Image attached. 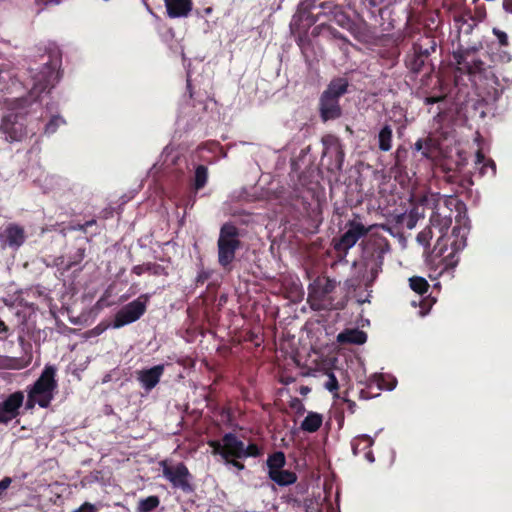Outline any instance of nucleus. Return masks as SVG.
Masks as SVG:
<instances>
[{
	"label": "nucleus",
	"instance_id": "37998d69",
	"mask_svg": "<svg viewBox=\"0 0 512 512\" xmlns=\"http://www.w3.org/2000/svg\"><path fill=\"white\" fill-rule=\"evenodd\" d=\"M407 154V150L405 148H402V147H398L396 152H395V165L398 166V167H401L402 166V159L403 157H405Z\"/></svg>",
	"mask_w": 512,
	"mask_h": 512
},
{
	"label": "nucleus",
	"instance_id": "ea45409f",
	"mask_svg": "<svg viewBox=\"0 0 512 512\" xmlns=\"http://www.w3.org/2000/svg\"><path fill=\"white\" fill-rule=\"evenodd\" d=\"M445 99H446L445 93H441L438 95H428L424 98V103L426 105H432L435 103H440V102L444 101Z\"/></svg>",
	"mask_w": 512,
	"mask_h": 512
},
{
	"label": "nucleus",
	"instance_id": "49530a36",
	"mask_svg": "<svg viewBox=\"0 0 512 512\" xmlns=\"http://www.w3.org/2000/svg\"><path fill=\"white\" fill-rule=\"evenodd\" d=\"M95 511H96V507L93 504L85 502L81 507H79L78 509H76L73 512H95Z\"/></svg>",
	"mask_w": 512,
	"mask_h": 512
},
{
	"label": "nucleus",
	"instance_id": "58836bf2",
	"mask_svg": "<svg viewBox=\"0 0 512 512\" xmlns=\"http://www.w3.org/2000/svg\"><path fill=\"white\" fill-rule=\"evenodd\" d=\"M319 7L323 10V14H330V15H332L333 11L336 10V8H339L340 5L335 4L332 1H325V2H321L319 4Z\"/></svg>",
	"mask_w": 512,
	"mask_h": 512
},
{
	"label": "nucleus",
	"instance_id": "c756f323",
	"mask_svg": "<svg viewBox=\"0 0 512 512\" xmlns=\"http://www.w3.org/2000/svg\"><path fill=\"white\" fill-rule=\"evenodd\" d=\"M268 474L272 471H279L283 469L286 464V457L282 451H276L270 454L267 458Z\"/></svg>",
	"mask_w": 512,
	"mask_h": 512
},
{
	"label": "nucleus",
	"instance_id": "5701e85b",
	"mask_svg": "<svg viewBox=\"0 0 512 512\" xmlns=\"http://www.w3.org/2000/svg\"><path fill=\"white\" fill-rule=\"evenodd\" d=\"M315 8L314 0L304 1L300 4L298 9L299 19L305 23L307 27H311L318 21V15L313 13Z\"/></svg>",
	"mask_w": 512,
	"mask_h": 512
},
{
	"label": "nucleus",
	"instance_id": "9d476101",
	"mask_svg": "<svg viewBox=\"0 0 512 512\" xmlns=\"http://www.w3.org/2000/svg\"><path fill=\"white\" fill-rule=\"evenodd\" d=\"M55 372L54 367L47 366L29 390L32 397L38 399V405L42 408L48 407L53 399V392L57 387Z\"/></svg>",
	"mask_w": 512,
	"mask_h": 512
},
{
	"label": "nucleus",
	"instance_id": "f3484780",
	"mask_svg": "<svg viewBox=\"0 0 512 512\" xmlns=\"http://www.w3.org/2000/svg\"><path fill=\"white\" fill-rule=\"evenodd\" d=\"M374 444V439L369 435L363 434L354 437L351 441V447L355 456L363 454L364 458L369 462H374V454L371 447Z\"/></svg>",
	"mask_w": 512,
	"mask_h": 512
},
{
	"label": "nucleus",
	"instance_id": "e433bc0d",
	"mask_svg": "<svg viewBox=\"0 0 512 512\" xmlns=\"http://www.w3.org/2000/svg\"><path fill=\"white\" fill-rule=\"evenodd\" d=\"M208 445L212 448L214 455H220L224 459V441L221 440H210Z\"/></svg>",
	"mask_w": 512,
	"mask_h": 512
},
{
	"label": "nucleus",
	"instance_id": "4be33fe9",
	"mask_svg": "<svg viewBox=\"0 0 512 512\" xmlns=\"http://www.w3.org/2000/svg\"><path fill=\"white\" fill-rule=\"evenodd\" d=\"M349 87V81L345 77L333 78L328 84L327 88L323 91L328 96L340 99L345 93H347Z\"/></svg>",
	"mask_w": 512,
	"mask_h": 512
},
{
	"label": "nucleus",
	"instance_id": "6ab92c4d",
	"mask_svg": "<svg viewBox=\"0 0 512 512\" xmlns=\"http://www.w3.org/2000/svg\"><path fill=\"white\" fill-rule=\"evenodd\" d=\"M170 18L187 17L193 8L192 0H164Z\"/></svg>",
	"mask_w": 512,
	"mask_h": 512
},
{
	"label": "nucleus",
	"instance_id": "8fccbe9b",
	"mask_svg": "<svg viewBox=\"0 0 512 512\" xmlns=\"http://www.w3.org/2000/svg\"><path fill=\"white\" fill-rule=\"evenodd\" d=\"M476 19L478 21H482L486 17V10L484 6L476 7L475 9Z\"/></svg>",
	"mask_w": 512,
	"mask_h": 512
},
{
	"label": "nucleus",
	"instance_id": "4468645a",
	"mask_svg": "<svg viewBox=\"0 0 512 512\" xmlns=\"http://www.w3.org/2000/svg\"><path fill=\"white\" fill-rule=\"evenodd\" d=\"M405 66L413 74L418 75L424 73V75H430L433 68L429 62V57L417 53L412 48L407 52L405 56Z\"/></svg>",
	"mask_w": 512,
	"mask_h": 512
},
{
	"label": "nucleus",
	"instance_id": "a19ab883",
	"mask_svg": "<svg viewBox=\"0 0 512 512\" xmlns=\"http://www.w3.org/2000/svg\"><path fill=\"white\" fill-rule=\"evenodd\" d=\"M64 121L60 117H53L45 127V133H54L60 123Z\"/></svg>",
	"mask_w": 512,
	"mask_h": 512
},
{
	"label": "nucleus",
	"instance_id": "72a5a7b5",
	"mask_svg": "<svg viewBox=\"0 0 512 512\" xmlns=\"http://www.w3.org/2000/svg\"><path fill=\"white\" fill-rule=\"evenodd\" d=\"M414 150L421 152L423 157L429 158L431 154V140L418 139L414 144Z\"/></svg>",
	"mask_w": 512,
	"mask_h": 512
},
{
	"label": "nucleus",
	"instance_id": "cd10ccee",
	"mask_svg": "<svg viewBox=\"0 0 512 512\" xmlns=\"http://www.w3.org/2000/svg\"><path fill=\"white\" fill-rule=\"evenodd\" d=\"M323 416L316 412H309L301 423L300 428L308 433H314L320 429Z\"/></svg>",
	"mask_w": 512,
	"mask_h": 512
},
{
	"label": "nucleus",
	"instance_id": "e2e57ef3",
	"mask_svg": "<svg viewBox=\"0 0 512 512\" xmlns=\"http://www.w3.org/2000/svg\"><path fill=\"white\" fill-rule=\"evenodd\" d=\"M36 2H38V3L44 2L45 4L47 3V1H45V0H36Z\"/></svg>",
	"mask_w": 512,
	"mask_h": 512
},
{
	"label": "nucleus",
	"instance_id": "f257e3e1",
	"mask_svg": "<svg viewBox=\"0 0 512 512\" xmlns=\"http://www.w3.org/2000/svg\"><path fill=\"white\" fill-rule=\"evenodd\" d=\"M457 70L467 74L478 95L487 103L496 102L502 93L500 82L494 71L490 54L483 51L482 45L463 46L452 53Z\"/></svg>",
	"mask_w": 512,
	"mask_h": 512
},
{
	"label": "nucleus",
	"instance_id": "0eeeda50",
	"mask_svg": "<svg viewBox=\"0 0 512 512\" xmlns=\"http://www.w3.org/2000/svg\"><path fill=\"white\" fill-rule=\"evenodd\" d=\"M370 231V227H366L361 217L354 214L353 219L346 222L344 226V232L339 239H334V249L338 253L346 255L361 238L365 237Z\"/></svg>",
	"mask_w": 512,
	"mask_h": 512
},
{
	"label": "nucleus",
	"instance_id": "4d7b16f0",
	"mask_svg": "<svg viewBox=\"0 0 512 512\" xmlns=\"http://www.w3.org/2000/svg\"><path fill=\"white\" fill-rule=\"evenodd\" d=\"M8 328L3 321L0 320V333L7 332Z\"/></svg>",
	"mask_w": 512,
	"mask_h": 512
},
{
	"label": "nucleus",
	"instance_id": "bb28decb",
	"mask_svg": "<svg viewBox=\"0 0 512 512\" xmlns=\"http://www.w3.org/2000/svg\"><path fill=\"white\" fill-rule=\"evenodd\" d=\"M269 478L279 486H289L297 481V474L290 470L281 469L269 473Z\"/></svg>",
	"mask_w": 512,
	"mask_h": 512
},
{
	"label": "nucleus",
	"instance_id": "423d86ee",
	"mask_svg": "<svg viewBox=\"0 0 512 512\" xmlns=\"http://www.w3.org/2000/svg\"><path fill=\"white\" fill-rule=\"evenodd\" d=\"M55 79L56 75L54 70L50 66H43V68L38 73L32 76L33 86L29 92V95L30 97H33V99L28 101L27 98H16L8 102V106L11 110H14L23 108L30 104L32 101H36L42 92L50 87H53Z\"/></svg>",
	"mask_w": 512,
	"mask_h": 512
},
{
	"label": "nucleus",
	"instance_id": "603ef678",
	"mask_svg": "<svg viewBox=\"0 0 512 512\" xmlns=\"http://www.w3.org/2000/svg\"><path fill=\"white\" fill-rule=\"evenodd\" d=\"M503 8L506 12L512 13V0H503Z\"/></svg>",
	"mask_w": 512,
	"mask_h": 512
},
{
	"label": "nucleus",
	"instance_id": "20e7f679",
	"mask_svg": "<svg viewBox=\"0 0 512 512\" xmlns=\"http://www.w3.org/2000/svg\"><path fill=\"white\" fill-rule=\"evenodd\" d=\"M337 283L328 276H318L308 286V303L312 310L322 311L334 308L332 293Z\"/></svg>",
	"mask_w": 512,
	"mask_h": 512
},
{
	"label": "nucleus",
	"instance_id": "9b49d317",
	"mask_svg": "<svg viewBox=\"0 0 512 512\" xmlns=\"http://www.w3.org/2000/svg\"><path fill=\"white\" fill-rule=\"evenodd\" d=\"M222 440L224 441V460L230 458H256L262 454V450L257 444L249 443V445L245 446L244 442L234 433L224 434Z\"/></svg>",
	"mask_w": 512,
	"mask_h": 512
},
{
	"label": "nucleus",
	"instance_id": "7c9ffc66",
	"mask_svg": "<svg viewBox=\"0 0 512 512\" xmlns=\"http://www.w3.org/2000/svg\"><path fill=\"white\" fill-rule=\"evenodd\" d=\"M208 181V169L205 165H198L194 174V188L196 191L205 187Z\"/></svg>",
	"mask_w": 512,
	"mask_h": 512
},
{
	"label": "nucleus",
	"instance_id": "f03ea898",
	"mask_svg": "<svg viewBox=\"0 0 512 512\" xmlns=\"http://www.w3.org/2000/svg\"><path fill=\"white\" fill-rule=\"evenodd\" d=\"M455 199H444L443 203L438 202L430 216V227L438 231V239L432 250L431 258L438 260L441 265L439 274H442L449 268H453L458 263V252L466 246V229L460 225L452 228L451 235H447L452 224V209L450 205Z\"/></svg>",
	"mask_w": 512,
	"mask_h": 512
},
{
	"label": "nucleus",
	"instance_id": "aec40b11",
	"mask_svg": "<svg viewBox=\"0 0 512 512\" xmlns=\"http://www.w3.org/2000/svg\"><path fill=\"white\" fill-rule=\"evenodd\" d=\"M436 48L437 41L435 36L431 33L420 35L412 45L413 50L428 57L436 51Z\"/></svg>",
	"mask_w": 512,
	"mask_h": 512
},
{
	"label": "nucleus",
	"instance_id": "680f3d73",
	"mask_svg": "<svg viewBox=\"0 0 512 512\" xmlns=\"http://www.w3.org/2000/svg\"><path fill=\"white\" fill-rule=\"evenodd\" d=\"M370 4H371L372 6H375V5L377 4V0H370Z\"/></svg>",
	"mask_w": 512,
	"mask_h": 512
},
{
	"label": "nucleus",
	"instance_id": "052dcab7",
	"mask_svg": "<svg viewBox=\"0 0 512 512\" xmlns=\"http://www.w3.org/2000/svg\"><path fill=\"white\" fill-rule=\"evenodd\" d=\"M79 257H80V259H82L84 257V250L83 249L79 250Z\"/></svg>",
	"mask_w": 512,
	"mask_h": 512
},
{
	"label": "nucleus",
	"instance_id": "0e129e2a",
	"mask_svg": "<svg viewBox=\"0 0 512 512\" xmlns=\"http://www.w3.org/2000/svg\"><path fill=\"white\" fill-rule=\"evenodd\" d=\"M504 57H506L507 61L510 60V57L505 53Z\"/></svg>",
	"mask_w": 512,
	"mask_h": 512
},
{
	"label": "nucleus",
	"instance_id": "c85d7f7f",
	"mask_svg": "<svg viewBox=\"0 0 512 512\" xmlns=\"http://www.w3.org/2000/svg\"><path fill=\"white\" fill-rule=\"evenodd\" d=\"M393 131L390 125H384L378 133V147L383 152L392 148Z\"/></svg>",
	"mask_w": 512,
	"mask_h": 512
},
{
	"label": "nucleus",
	"instance_id": "c9c22d12",
	"mask_svg": "<svg viewBox=\"0 0 512 512\" xmlns=\"http://www.w3.org/2000/svg\"><path fill=\"white\" fill-rule=\"evenodd\" d=\"M324 387L328 391L334 393V396L337 395V391L339 389V384H338V380H337L336 376L333 373H329L327 375V380L324 383Z\"/></svg>",
	"mask_w": 512,
	"mask_h": 512
},
{
	"label": "nucleus",
	"instance_id": "6e6552de",
	"mask_svg": "<svg viewBox=\"0 0 512 512\" xmlns=\"http://www.w3.org/2000/svg\"><path fill=\"white\" fill-rule=\"evenodd\" d=\"M322 165L331 173H339L343 169L345 152L340 140L331 134L322 137Z\"/></svg>",
	"mask_w": 512,
	"mask_h": 512
},
{
	"label": "nucleus",
	"instance_id": "2eb2a0df",
	"mask_svg": "<svg viewBox=\"0 0 512 512\" xmlns=\"http://www.w3.org/2000/svg\"><path fill=\"white\" fill-rule=\"evenodd\" d=\"M319 114L323 122L336 120L342 116L339 99L322 93L319 99Z\"/></svg>",
	"mask_w": 512,
	"mask_h": 512
},
{
	"label": "nucleus",
	"instance_id": "b1692460",
	"mask_svg": "<svg viewBox=\"0 0 512 512\" xmlns=\"http://www.w3.org/2000/svg\"><path fill=\"white\" fill-rule=\"evenodd\" d=\"M332 20L341 28L354 33L356 30V24L352 18L344 11L343 7L340 6L333 11L331 15Z\"/></svg>",
	"mask_w": 512,
	"mask_h": 512
},
{
	"label": "nucleus",
	"instance_id": "1a4fd4ad",
	"mask_svg": "<svg viewBox=\"0 0 512 512\" xmlns=\"http://www.w3.org/2000/svg\"><path fill=\"white\" fill-rule=\"evenodd\" d=\"M162 475L171 483L173 489L185 494L194 492L193 476L183 462L169 464L162 461Z\"/></svg>",
	"mask_w": 512,
	"mask_h": 512
},
{
	"label": "nucleus",
	"instance_id": "c03bdc74",
	"mask_svg": "<svg viewBox=\"0 0 512 512\" xmlns=\"http://www.w3.org/2000/svg\"><path fill=\"white\" fill-rule=\"evenodd\" d=\"M12 480L11 478L9 477H5L3 478L1 481H0V498L3 497V495L5 494L6 490L9 488L10 484H11Z\"/></svg>",
	"mask_w": 512,
	"mask_h": 512
},
{
	"label": "nucleus",
	"instance_id": "f8f14e48",
	"mask_svg": "<svg viewBox=\"0 0 512 512\" xmlns=\"http://www.w3.org/2000/svg\"><path fill=\"white\" fill-rule=\"evenodd\" d=\"M145 312V304L140 300L130 302L121 308L115 315L114 324L115 328H120L124 325L130 324L138 320Z\"/></svg>",
	"mask_w": 512,
	"mask_h": 512
},
{
	"label": "nucleus",
	"instance_id": "a18cd8bd",
	"mask_svg": "<svg viewBox=\"0 0 512 512\" xmlns=\"http://www.w3.org/2000/svg\"><path fill=\"white\" fill-rule=\"evenodd\" d=\"M240 458H230L228 460H225V462L227 464H230L232 465L233 467H235L237 470H244L245 469V465L239 461Z\"/></svg>",
	"mask_w": 512,
	"mask_h": 512
},
{
	"label": "nucleus",
	"instance_id": "5fc2aeb1",
	"mask_svg": "<svg viewBox=\"0 0 512 512\" xmlns=\"http://www.w3.org/2000/svg\"><path fill=\"white\" fill-rule=\"evenodd\" d=\"M290 406L292 408H296L297 406H300L303 408L302 404H301V401L298 399V398H294L292 401H291V404Z\"/></svg>",
	"mask_w": 512,
	"mask_h": 512
},
{
	"label": "nucleus",
	"instance_id": "39448f33",
	"mask_svg": "<svg viewBox=\"0 0 512 512\" xmlns=\"http://www.w3.org/2000/svg\"><path fill=\"white\" fill-rule=\"evenodd\" d=\"M218 246V262L220 266L229 269L235 260V254L241 248L239 229L232 223H225L220 228Z\"/></svg>",
	"mask_w": 512,
	"mask_h": 512
},
{
	"label": "nucleus",
	"instance_id": "ddd939ff",
	"mask_svg": "<svg viewBox=\"0 0 512 512\" xmlns=\"http://www.w3.org/2000/svg\"><path fill=\"white\" fill-rule=\"evenodd\" d=\"M24 395L22 392H15L9 395L0 403V423L7 424L17 417L19 408L22 406Z\"/></svg>",
	"mask_w": 512,
	"mask_h": 512
},
{
	"label": "nucleus",
	"instance_id": "09e8293b",
	"mask_svg": "<svg viewBox=\"0 0 512 512\" xmlns=\"http://www.w3.org/2000/svg\"><path fill=\"white\" fill-rule=\"evenodd\" d=\"M343 401L347 406V410L353 414L356 411V403L353 400L348 399L347 396L343 397Z\"/></svg>",
	"mask_w": 512,
	"mask_h": 512
},
{
	"label": "nucleus",
	"instance_id": "6e6d98bb",
	"mask_svg": "<svg viewBox=\"0 0 512 512\" xmlns=\"http://www.w3.org/2000/svg\"><path fill=\"white\" fill-rule=\"evenodd\" d=\"M96 223L95 220H90V221H87L84 225H80L79 226V229L81 230H85L86 227L88 226H91V225H94Z\"/></svg>",
	"mask_w": 512,
	"mask_h": 512
},
{
	"label": "nucleus",
	"instance_id": "13d9d810",
	"mask_svg": "<svg viewBox=\"0 0 512 512\" xmlns=\"http://www.w3.org/2000/svg\"><path fill=\"white\" fill-rule=\"evenodd\" d=\"M360 397L364 398V399H368L369 398V396L367 395V392H365L364 390H361Z\"/></svg>",
	"mask_w": 512,
	"mask_h": 512
},
{
	"label": "nucleus",
	"instance_id": "412c9836",
	"mask_svg": "<svg viewBox=\"0 0 512 512\" xmlns=\"http://www.w3.org/2000/svg\"><path fill=\"white\" fill-rule=\"evenodd\" d=\"M475 168L479 171V175L493 177L496 174V164L479 150L476 153Z\"/></svg>",
	"mask_w": 512,
	"mask_h": 512
},
{
	"label": "nucleus",
	"instance_id": "2f4dec72",
	"mask_svg": "<svg viewBox=\"0 0 512 512\" xmlns=\"http://www.w3.org/2000/svg\"><path fill=\"white\" fill-rule=\"evenodd\" d=\"M409 286L410 288L418 293L419 295H423L428 292L429 283L427 280L420 276H413L409 278Z\"/></svg>",
	"mask_w": 512,
	"mask_h": 512
},
{
	"label": "nucleus",
	"instance_id": "7ed1b4c3",
	"mask_svg": "<svg viewBox=\"0 0 512 512\" xmlns=\"http://www.w3.org/2000/svg\"><path fill=\"white\" fill-rule=\"evenodd\" d=\"M390 251L389 241L381 235H371L362 242L361 262L369 272L366 286L371 285L382 272L384 256Z\"/></svg>",
	"mask_w": 512,
	"mask_h": 512
},
{
	"label": "nucleus",
	"instance_id": "de8ad7c7",
	"mask_svg": "<svg viewBox=\"0 0 512 512\" xmlns=\"http://www.w3.org/2000/svg\"><path fill=\"white\" fill-rule=\"evenodd\" d=\"M328 30L330 31L331 35L334 38L343 40L346 43H350L349 40L343 34H341L338 30H336L335 28L329 26Z\"/></svg>",
	"mask_w": 512,
	"mask_h": 512
},
{
	"label": "nucleus",
	"instance_id": "bf43d9fd",
	"mask_svg": "<svg viewBox=\"0 0 512 512\" xmlns=\"http://www.w3.org/2000/svg\"><path fill=\"white\" fill-rule=\"evenodd\" d=\"M187 88L189 89L190 97H192V96H193V94H192V90H191V83H190V81H189V80L187 81Z\"/></svg>",
	"mask_w": 512,
	"mask_h": 512
},
{
	"label": "nucleus",
	"instance_id": "864d4df0",
	"mask_svg": "<svg viewBox=\"0 0 512 512\" xmlns=\"http://www.w3.org/2000/svg\"><path fill=\"white\" fill-rule=\"evenodd\" d=\"M311 391V389L308 387V386H304L302 385L300 388H299V393L303 396H306L309 392Z\"/></svg>",
	"mask_w": 512,
	"mask_h": 512
},
{
	"label": "nucleus",
	"instance_id": "a211bd4d",
	"mask_svg": "<svg viewBox=\"0 0 512 512\" xmlns=\"http://www.w3.org/2000/svg\"><path fill=\"white\" fill-rule=\"evenodd\" d=\"M24 229L14 223L9 224L6 229L0 233V242L8 244L10 247L18 248L25 242Z\"/></svg>",
	"mask_w": 512,
	"mask_h": 512
},
{
	"label": "nucleus",
	"instance_id": "4c0bfd02",
	"mask_svg": "<svg viewBox=\"0 0 512 512\" xmlns=\"http://www.w3.org/2000/svg\"><path fill=\"white\" fill-rule=\"evenodd\" d=\"M492 33L498 39V42L501 46L509 45L508 35L504 31L494 27L492 29Z\"/></svg>",
	"mask_w": 512,
	"mask_h": 512
},
{
	"label": "nucleus",
	"instance_id": "79ce46f5",
	"mask_svg": "<svg viewBox=\"0 0 512 512\" xmlns=\"http://www.w3.org/2000/svg\"><path fill=\"white\" fill-rule=\"evenodd\" d=\"M211 274V271L202 269L196 277V285H203L211 277Z\"/></svg>",
	"mask_w": 512,
	"mask_h": 512
},
{
	"label": "nucleus",
	"instance_id": "a878e982",
	"mask_svg": "<svg viewBox=\"0 0 512 512\" xmlns=\"http://www.w3.org/2000/svg\"><path fill=\"white\" fill-rule=\"evenodd\" d=\"M337 339L341 343L361 345L366 342L367 334L359 329L345 330L338 335Z\"/></svg>",
	"mask_w": 512,
	"mask_h": 512
},
{
	"label": "nucleus",
	"instance_id": "473e14b6",
	"mask_svg": "<svg viewBox=\"0 0 512 512\" xmlns=\"http://www.w3.org/2000/svg\"><path fill=\"white\" fill-rule=\"evenodd\" d=\"M159 504L157 496H150L146 499H142L138 505V512H149L156 508Z\"/></svg>",
	"mask_w": 512,
	"mask_h": 512
},
{
	"label": "nucleus",
	"instance_id": "dca6fc26",
	"mask_svg": "<svg viewBox=\"0 0 512 512\" xmlns=\"http://www.w3.org/2000/svg\"><path fill=\"white\" fill-rule=\"evenodd\" d=\"M1 130L11 141H19L24 135L22 124L18 123V114L13 112L3 116Z\"/></svg>",
	"mask_w": 512,
	"mask_h": 512
},
{
	"label": "nucleus",
	"instance_id": "393cba45",
	"mask_svg": "<svg viewBox=\"0 0 512 512\" xmlns=\"http://www.w3.org/2000/svg\"><path fill=\"white\" fill-rule=\"evenodd\" d=\"M160 378V365H156L148 370L139 372L138 379L146 389H152L156 386Z\"/></svg>",
	"mask_w": 512,
	"mask_h": 512
},
{
	"label": "nucleus",
	"instance_id": "f704fd0d",
	"mask_svg": "<svg viewBox=\"0 0 512 512\" xmlns=\"http://www.w3.org/2000/svg\"><path fill=\"white\" fill-rule=\"evenodd\" d=\"M434 236V230L428 226L424 230L418 233L417 235V242L423 246H429L430 240Z\"/></svg>",
	"mask_w": 512,
	"mask_h": 512
},
{
	"label": "nucleus",
	"instance_id": "3c124183",
	"mask_svg": "<svg viewBox=\"0 0 512 512\" xmlns=\"http://www.w3.org/2000/svg\"><path fill=\"white\" fill-rule=\"evenodd\" d=\"M33 396L31 393L28 392V397L26 401V409H33L36 404H38V399Z\"/></svg>",
	"mask_w": 512,
	"mask_h": 512
}]
</instances>
